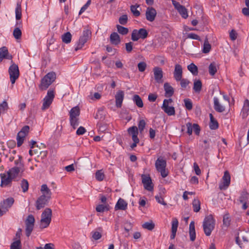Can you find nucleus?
Returning <instances> with one entry per match:
<instances>
[{"label": "nucleus", "instance_id": "1", "mask_svg": "<svg viewBox=\"0 0 249 249\" xmlns=\"http://www.w3.org/2000/svg\"><path fill=\"white\" fill-rule=\"evenodd\" d=\"M215 220L212 214L206 216L203 222V228L205 235L207 236L211 234L214 229Z\"/></svg>", "mask_w": 249, "mask_h": 249}, {"label": "nucleus", "instance_id": "2", "mask_svg": "<svg viewBox=\"0 0 249 249\" xmlns=\"http://www.w3.org/2000/svg\"><path fill=\"white\" fill-rule=\"evenodd\" d=\"M56 74L54 72H50L45 75L41 80L39 88L41 90L47 89L55 81Z\"/></svg>", "mask_w": 249, "mask_h": 249}, {"label": "nucleus", "instance_id": "3", "mask_svg": "<svg viewBox=\"0 0 249 249\" xmlns=\"http://www.w3.org/2000/svg\"><path fill=\"white\" fill-rule=\"evenodd\" d=\"M70 122L73 129L79 125V116L80 114V109L78 106L72 107L69 112Z\"/></svg>", "mask_w": 249, "mask_h": 249}, {"label": "nucleus", "instance_id": "4", "mask_svg": "<svg viewBox=\"0 0 249 249\" xmlns=\"http://www.w3.org/2000/svg\"><path fill=\"white\" fill-rule=\"evenodd\" d=\"M52 211L50 208H46L41 214L40 228L44 229L48 227L52 219Z\"/></svg>", "mask_w": 249, "mask_h": 249}, {"label": "nucleus", "instance_id": "5", "mask_svg": "<svg viewBox=\"0 0 249 249\" xmlns=\"http://www.w3.org/2000/svg\"><path fill=\"white\" fill-rule=\"evenodd\" d=\"M166 166V161L161 157L158 158L155 162V167L157 170L160 173L162 178L168 176V172L165 170Z\"/></svg>", "mask_w": 249, "mask_h": 249}, {"label": "nucleus", "instance_id": "6", "mask_svg": "<svg viewBox=\"0 0 249 249\" xmlns=\"http://www.w3.org/2000/svg\"><path fill=\"white\" fill-rule=\"evenodd\" d=\"M11 63L12 64L8 69V72L10 75V81L12 84H14L19 76V71L18 65L14 63L12 60Z\"/></svg>", "mask_w": 249, "mask_h": 249}, {"label": "nucleus", "instance_id": "7", "mask_svg": "<svg viewBox=\"0 0 249 249\" xmlns=\"http://www.w3.org/2000/svg\"><path fill=\"white\" fill-rule=\"evenodd\" d=\"M54 98V94L53 90L49 89L47 92V95L43 100V104L41 107L42 110H45L50 107L53 100Z\"/></svg>", "mask_w": 249, "mask_h": 249}, {"label": "nucleus", "instance_id": "8", "mask_svg": "<svg viewBox=\"0 0 249 249\" xmlns=\"http://www.w3.org/2000/svg\"><path fill=\"white\" fill-rule=\"evenodd\" d=\"M148 32L146 29L141 28L139 30L134 29L131 34V39L133 41H137L140 38L145 39L148 36Z\"/></svg>", "mask_w": 249, "mask_h": 249}, {"label": "nucleus", "instance_id": "9", "mask_svg": "<svg viewBox=\"0 0 249 249\" xmlns=\"http://www.w3.org/2000/svg\"><path fill=\"white\" fill-rule=\"evenodd\" d=\"M225 100V102H220L219 99L217 97L213 98V107L215 110L218 112H223L225 110V105H228L229 103L228 99L224 96Z\"/></svg>", "mask_w": 249, "mask_h": 249}, {"label": "nucleus", "instance_id": "10", "mask_svg": "<svg viewBox=\"0 0 249 249\" xmlns=\"http://www.w3.org/2000/svg\"><path fill=\"white\" fill-rule=\"evenodd\" d=\"M35 219L32 214L29 215L25 220V233L27 237L30 236L34 227Z\"/></svg>", "mask_w": 249, "mask_h": 249}, {"label": "nucleus", "instance_id": "11", "mask_svg": "<svg viewBox=\"0 0 249 249\" xmlns=\"http://www.w3.org/2000/svg\"><path fill=\"white\" fill-rule=\"evenodd\" d=\"M173 102V101L171 98L164 99L161 107L162 110L169 116L174 115L175 114L174 107L169 106V105L172 104Z\"/></svg>", "mask_w": 249, "mask_h": 249}, {"label": "nucleus", "instance_id": "12", "mask_svg": "<svg viewBox=\"0 0 249 249\" xmlns=\"http://www.w3.org/2000/svg\"><path fill=\"white\" fill-rule=\"evenodd\" d=\"M29 130V126L28 125L24 126L21 130L18 133L17 146L20 147L23 143L25 136L28 134Z\"/></svg>", "mask_w": 249, "mask_h": 249}, {"label": "nucleus", "instance_id": "13", "mask_svg": "<svg viewBox=\"0 0 249 249\" xmlns=\"http://www.w3.org/2000/svg\"><path fill=\"white\" fill-rule=\"evenodd\" d=\"M142 179L144 189L149 191H152L154 186L150 176L149 175L142 174Z\"/></svg>", "mask_w": 249, "mask_h": 249}, {"label": "nucleus", "instance_id": "14", "mask_svg": "<svg viewBox=\"0 0 249 249\" xmlns=\"http://www.w3.org/2000/svg\"><path fill=\"white\" fill-rule=\"evenodd\" d=\"M222 180L219 184V188L220 190H226L229 186L231 182V176L228 171L224 172Z\"/></svg>", "mask_w": 249, "mask_h": 249}, {"label": "nucleus", "instance_id": "15", "mask_svg": "<svg viewBox=\"0 0 249 249\" xmlns=\"http://www.w3.org/2000/svg\"><path fill=\"white\" fill-rule=\"evenodd\" d=\"M14 201V199L13 197H8L0 203V207L2 208L3 212H7L13 205Z\"/></svg>", "mask_w": 249, "mask_h": 249}, {"label": "nucleus", "instance_id": "16", "mask_svg": "<svg viewBox=\"0 0 249 249\" xmlns=\"http://www.w3.org/2000/svg\"><path fill=\"white\" fill-rule=\"evenodd\" d=\"M0 177L1 178L0 186L1 187L11 186L13 180L9 175H7V172L0 174Z\"/></svg>", "mask_w": 249, "mask_h": 249}, {"label": "nucleus", "instance_id": "17", "mask_svg": "<svg viewBox=\"0 0 249 249\" xmlns=\"http://www.w3.org/2000/svg\"><path fill=\"white\" fill-rule=\"evenodd\" d=\"M157 15V11L155 8L152 7H148L147 8L145 16L147 20L152 22L153 21Z\"/></svg>", "mask_w": 249, "mask_h": 249}, {"label": "nucleus", "instance_id": "18", "mask_svg": "<svg viewBox=\"0 0 249 249\" xmlns=\"http://www.w3.org/2000/svg\"><path fill=\"white\" fill-rule=\"evenodd\" d=\"M173 74L174 78L176 81H179V80L181 79L182 78L183 71L182 66L178 64L175 65Z\"/></svg>", "mask_w": 249, "mask_h": 249}, {"label": "nucleus", "instance_id": "19", "mask_svg": "<svg viewBox=\"0 0 249 249\" xmlns=\"http://www.w3.org/2000/svg\"><path fill=\"white\" fill-rule=\"evenodd\" d=\"M20 172L22 173L20 167H12L7 172V173L13 180L16 181Z\"/></svg>", "mask_w": 249, "mask_h": 249}, {"label": "nucleus", "instance_id": "20", "mask_svg": "<svg viewBox=\"0 0 249 249\" xmlns=\"http://www.w3.org/2000/svg\"><path fill=\"white\" fill-rule=\"evenodd\" d=\"M44 196H40L36 201V209L39 210L44 208L47 205L50 199H47Z\"/></svg>", "mask_w": 249, "mask_h": 249}, {"label": "nucleus", "instance_id": "21", "mask_svg": "<svg viewBox=\"0 0 249 249\" xmlns=\"http://www.w3.org/2000/svg\"><path fill=\"white\" fill-rule=\"evenodd\" d=\"M155 80L157 83H160L162 82V78L163 77V71L160 67H155L153 69Z\"/></svg>", "mask_w": 249, "mask_h": 249}, {"label": "nucleus", "instance_id": "22", "mask_svg": "<svg viewBox=\"0 0 249 249\" xmlns=\"http://www.w3.org/2000/svg\"><path fill=\"white\" fill-rule=\"evenodd\" d=\"M124 98V92L123 90L118 91L115 95L116 106L120 108Z\"/></svg>", "mask_w": 249, "mask_h": 249}, {"label": "nucleus", "instance_id": "23", "mask_svg": "<svg viewBox=\"0 0 249 249\" xmlns=\"http://www.w3.org/2000/svg\"><path fill=\"white\" fill-rule=\"evenodd\" d=\"M163 88L165 91V96L166 97H171L174 94V89L169 83H165Z\"/></svg>", "mask_w": 249, "mask_h": 249}, {"label": "nucleus", "instance_id": "24", "mask_svg": "<svg viewBox=\"0 0 249 249\" xmlns=\"http://www.w3.org/2000/svg\"><path fill=\"white\" fill-rule=\"evenodd\" d=\"M3 58L10 60L12 58V56L8 54V51L6 47H2L0 48V63Z\"/></svg>", "mask_w": 249, "mask_h": 249}, {"label": "nucleus", "instance_id": "25", "mask_svg": "<svg viewBox=\"0 0 249 249\" xmlns=\"http://www.w3.org/2000/svg\"><path fill=\"white\" fill-rule=\"evenodd\" d=\"M40 191L42 193L41 196H44L45 197L47 198V199H51L52 192L46 184H44L41 185Z\"/></svg>", "mask_w": 249, "mask_h": 249}, {"label": "nucleus", "instance_id": "26", "mask_svg": "<svg viewBox=\"0 0 249 249\" xmlns=\"http://www.w3.org/2000/svg\"><path fill=\"white\" fill-rule=\"evenodd\" d=\"M128 133L131 136L132 140H139L138 138V129L136 126H133L127 129Z\"/></svg>", "mask_w": 249, "mask_h": 249}, {"label": "nucleus", "instance_id": "27", "mask_svg": "<svg viewBox=\"0 0 249 249\" xmlns=\"http://www.w3.org/2000/svg\"><path fill=\"white\" fill-rule=\"evenodd\" d=\"M249 113V100L246 99L244 101V106L243 107L241 115L243 119L247 117Z\"/></svg>", "mask_w": 249, "mask_h": 249}, {"label": "nucleus", "instance_id": "28", "mask_svg": "<svg viewBox=\"0 0 249 249\" xmlns=\"http://www.w3.org/2000/svg\"><path fill=\"white\" fill-rule=\"evenodd\" d=\"M127 206V203L126 201L124 199L120 198L115 205V209L116 210H125L126 209Z\"/></svg>", "mask_w": 249, "mask_h": 249}, {"label": "nucleus", "instance_id": "29", "mask_svg": "<svg viewBox=\"0 0 249 249\" xmlns=\"http://www.w3.org/2000/svg\"><path fill=\"white\" fill-rule=\"evenodd\" d=\"M210 119L209 127L210 129L212 130L217 129L219 126L218 123L211 113L210 114Z\"/></svg>", "mask_w": 249, "mask_h": 249}, {"label": "nucleus", "instance_id": "30", "mask_svg": "<svg viewBox=\"0 0 249 249\" xmlns=\"http://www.w3.org/2000/svg\"><path fill=\"white\" fill-rule=\"evenodd\" d=\"M110 42L115 45L119 44L121 41L119 35L116 32H113L111 34L110 36Z\"/></svg>", "mask_w": 249, "mask_h": 249}, {"label": "nucleus", "instance_id": "31", "mask_svg": "<svg viewBox=\"0 0 249 249\" xmlns=\"http://www.w3.org/2000/svg\"><path fill=\"white\" fill-rule=\"evenodd\" d=\"M189 235L191 241H195L196 239V231L194 221H192L189 225Z\"/></svg>", "mask_w": 249, "mask_h": 249}, {"label": "nucleus", "instance_id": "32", "mask_svg": "<svg viewBox=\"0 0 249 249\" xmlns=\"http://www.w3.org/2000/svg\"><path fill=\"white\" fill-rule=\"evenodd\" d=\"M178 221L177 219H174L172 223V233L170 236L171 239H174L176 236L178 227Z\"/></svg>", "mask_w": 249, "mask_h": 249}, {"label": "nucleus", "instance_id": "33", "mask_svg": "<svg viewBox=\"0 0 249 249\" xmlns=\"http://www.w3.org/2000/svg\"><path fill=\"white\" fill-rule=\"evenodd\" d=\"M133 101L135 103L136 105L139 107H142L143 104L142 99L138 95L135 94L132 98Z\"/></svg>", "mask_w": 249, "mask_h": 249}, {"label": "nucleus", "instance_id": "34", "mask_svg": "<svg viewBox=\"0 0 249 249\" xmlns=\"http://www.w3.org/2000/svg\"><path fill=\"white\" fill-rule=\"evenodd\" d=\"M88 39L86 37L81 36L77 43V46L75 48V51H77L78 50L81 49L84 46V44L88 41Z\"/></svg>", "mask_w": 249, "mask_h": 249}, {"label": "nucleus", "instance_id": "35", "mask_svg": "<svg viewBox=\"0 0 249 249\" xmlns=\"http://www.w3.org/2000/svg\"><path fill=\"white\" fill-rule=\"evenodd\" d=\"M16 18L17 20H19L21 18V6L20 2H17L15 10Z\"/></svg>", "mask_w": 249, "mask_h": 249}, {"label": "nucleus", "instance_id": "36", "mask_svg": "<svg viewBox=\"0 0 249 249\" xmlns=\"http://www.w3.org/2000/svg\"><path fill=\"white\" fill-rule=\"evenodd\" d=\"M188 70L194 75L198 74V69L197 66L194 63H191L187 67Z\"/></svg>", "mask_w": 249, "mask_h": 249}, {"label": "nucleus", "instance_id": "37", "mask_svg": "<svg viewBox=\"0 0 249 249\" xmlns=\"http://www.w3.org/2000/svg\"><path fill=\"white\" fill-rule=\"evenodd\" d=\"M211 49V45L209 43L208 39L207 38V37H206L205 41H204V43L203 49L202 52L204 53H207L210 51Z\"/></svg>", "mask_w": 249, "mask_h": 249}, {"label": "nucleus", "instance_id": "38", "mask_svg": "<svg viewBox=\"0 0 249 249\" xmlns=\"http://www.w3.org/2000/svg\"><path fill=\"white\" fill-rule=\"evenodd\" d=\"M62 41L65 43H69L71 40V35L70 32H67L62 36Z\"/></svg>", "mask_w": 249, "mask_h": 249}, {"label": "nucleus", "instance_id": "39", "mask_svg": "<svg viewBox=\"0 0 249 249\" xmlns=\"http://www.w3.org/2000/svg\"><path fill=\"white\" fill-rule=\"evenodd\" d=\"M22 157L21 156H18V159L15 160V164L16 166L14 167H20V169L22 170V172L24 171V165L21 162Z\"/></svg>", "mask_w": 249, "mask_h": 249}, {"label": "nucleus", "instance_id": "40", "mask_svg": "<svg viewBox=\"0 0 249 249\" xmlns=\"http://www.w3.org/2000/svg\"><path fill=\"white\" fill-rule=\"evenodd\" d=\"M192 205L193 210L195 212L197 213L199 211L200 209V202L198 199H194Z\"/></svg>", "mask_w": 249, "mask_h": 249}, {"label": "nucleus", "instance_id": "41", "mask_svg": "<svg viewBox=\"0 0 249 249\" xmlns=\"http://www.w3.org/2000/svg\"><path fill=\"white\" fill-rule=\"evenodd\" d=\"M20 187L23 193L27 192L29 189V183L27 180L22 179L21 181Z\"/></svg>", "mask_w": 249, "mask_h": 249}, {"label": "nucleus", "instance_id": "42", "mask_svg": "<svg viewBox=\"0 0 249 249\" xmlns=\"http://www.w3.org/2000/svg\"><path fill=\"white\" fill-rule=\"evenodd\" d=\"M249 198V194L246 191H243L240 196L239 197V201L241 203L247 202Z\"/></svg>", "mask_w": 249, "mask_h": 249}, {"label": "nucleus", "instance_id": "43", "mask_svg": "<svg viewBox=\"0 0 249 249\" xmlns=\"http://www.w3.org/2000/svg\"><path fill=\"white\" fill-rule=\"evenodd\" d=\"M202 89V83L199 80L195 81L194 83V90L196 92H199Z\"/></svg>", "mask_w": 249, "mask_h": 249}, {"label": "nucleus", "instance_id": "44", "mask_svg": "<svg viewBox=\"0 0 249 249\" xmlns=\"http://www.w3.org/2000/svg\"><path fill=\"white\" fill-rule=\"evenodd\" d=\"M10 249H21L20 240L18 239L13 242L10 246Z\"/></svg>", "mask_w": 249, "mask_h": 249}, {"label": "nucleus", "instance_id": "45", "mask_svg": "<svg viewBox=\"0 0 249 249\" xmlns=\"http://www.w3.org/2000/svg\"><path fill=\"white\" fill-rule=\"evenodd\" d=\"M95 178L99 181H103L105 178V174L102 170H97L95 173Z\"/></svg>", "mask_w": 249, "mask_h": 249}, {"label": "nucleus", "instance_id": "46", "mask_svg": "<svg viewBox=\"0 0 249 249\" xmlns=\"http://www.w3.org/2000/svg\"><path fill=\"white\" fill-rule=\"evenodd\" d=\"M117 31L120 34L125 35L128 33V29L120 25H117Z\"/></svg>", "mask_w": 249, "mask_h": 249}, {"label": "nucleus", "instance_id": "47", "mask_svg": "<svg viewBox=\"0 0 249 249\" xmlns=\"http://www.w3.org/2000/svg\"><path fill=\"white\" fill-rule=\"evenodd\" d=\"M209 72L211 75H214L217 72V69L215 63H212L209 66Z\"/></svg>", "mask_w": 249, "mask_h": 249}, {"label": "nucleus", "instance_id": "48", "mask_svg": "<svg viewBox=\"0 0 249 249\" xmlns=\"http://www.w3.org/2000/svg\"><path fill=\"white\" fill-rule=\"evenodd\" d=\"M178 11L183 18H186L188 17L187 10L184 6L180 7Z\"/></svg>", "mask_w": 249, "mask_h": 249}, {"label": "nucleus", "instance_id": "49", "mask_svg": "<svg viewBox=\"0 0 249 249\" xmlns=\"http://www.w3.org/2000/svg\"><path fill=\"white\" fill-rule=\"evenodd\" d=\"M9 107L6 101H4L0 104V113H5L8 110Z\"/></svg>", "mask_w": 249, "mask_h": 249}, {"label": "nucleus", "instance_id": "50", "mask_svg": "<svg viewBox=\"0 0 249 249\" xmlns=\"http://www.w3.org/2000/svg\"><path fill=\"white\" fill-rule=\"evenodd\" d=\"M139 7V5H132L130 6V10L133 13L134 16L138 17L140 15L141 13L139 10H137V8Z\"/></svg>", "mask_w": 249, "mask_h": 249}, {"label": "nucleus", "instance_id": "51", "mask_svg": "<svg viewBox=\"0 0 249 249\" xmlns=\"http://www.w3.org/2000/svg\"><path fill=\"white\" fill-rule=\"evenodd\" d=\"M223 225L228 227L230 225L231 218L229 214H225L223 216Z\"/></svg>", "mask_w": 249, "mask_h": 249}, {"label": "nucleus", "instance_id": "52", "mask_svg": "<svg viewBox=\"0 0 249 249\" xmlns=\"http://www.w3.org/2000/svg\"><path fill=\"white\" fill-rule=\"evenodd\" d=\"M142 227L144 229H147L149 231H152L155 227V224L152 222H145L142 225Z\"/></svg>", "mask_w": 249, "mask_h": 249}, {"label": "nucleus", "instance_id": "53", "mask_svg": "<svg viewBox=\"0 0 249 249\" xmlns=\"http://www.w3.org/2000/svg\"><path fill=\"white\" fill-rule=\"evenodd\" d=\"M21 31L19 28L17 27L14 29L13 31V36L16 39H20L21 36Z\"/></svg>", "mask_w": 249, "mask_h": 249}, {"label": "nucleus", "instance_id": "54", "mask_svg": "<svg viewBox=\"0 0 249 249\" xmlns=\"http://www.w3.org/2000/svg\"><path fill=\"white\" fill-rule=\"evenodd\" d=\"M240 236L245 243L249 242V232L245 231L242 232L240 234Z\"/></svg>", "mask_w": 249, "mask_h": 249}, {"label": "nucleus", "instance_id": "55", "mask_svg": "<svg viewBox=\"0 0 249 249\" xmlns=\"http://www.w3.org/2000/svg\"><path fill=\"white\" fill-rule=\"evenodd\" d=\"M184 103L185 104V107L186 108L189 110H190L193 108V104L192 101L189 99H184Z\"/></svg>", "mask_w": 249, "mask_h": 249}, {"label": "nucleus", "instance_id": "56", "mask_svg": "<svg viewBox=\"0 0 249 249\" xmlns=\"http://www.w3.org/2000/svg\"><path fill=\"white\" fill-rule=\"evenodd\" d=\"M128 21V17L127 15H123L119 18V22L122 25H125Z\"/></svg>", "mask_w": 249, "mask_h": 249}, {"label": "nucleus", "instance_id": "57", "mask_svg": "<svg viewBox=\"0 0 249 249\" xmlns=\"http://www.w3.org/2000/svg\"><path fill=\"white\" fill-rule=\"evenodd\" d=\"M40 151H41L40 148H39L38 147V146L36 145V148H35L34 149H32L30 150L29 153L31 156H32L34 154H35V155H37V156L39 157V153L40 152Z\"/></svg>", "mask_w": 249, "mask_h": 249}, {"label": "nucleus", "instance_id": "58", "mask_svg": "<svg viewBox=\"0 0 249 249\" xmlns=\"http://www.w3.org/2000/svg\"><path fill=\"white\" fill-rule=\"evenodd\" d=\"M147 65L144 62H141L138 64V68L140 72H143L146 68Z\"/></svg>", "mask_w": 249, "mask_h": 249}, {"label": "nucleus", "instance_id": "59", "mask_svg": "<svg viewBox=\"0 0 249 249\" xmlns=\"http://www.w3.org/2000/svg\"><path fill=\"white\" fill-rule=\"evenodd\" d=\"M179 81H180V86L182 89H185L190 83V81L187 79L182 78Z\"/></svg>", "mask_w": 249, "mask_h": 249}, {"label": "nucleus", "instance_id": "60", "mask_svg": "<svg viewBox=\"0 0 249 249\" xmlns=\"http://www.w3.org/2000/svg\"><path fill=\"white\" fill-rule=\"evenodd\" d=\"M146 125V123L144 120H141L139 121V124H138V127L140 131L141 132H142L144 130L145 126Z\"/></svg>", "mask_w": 249, "mask_h": 249}, {"label": "nucleus", "instance_id": "61", "mask_svg": "<svg viewBox=\"0 0 249 249\" xmlns=\"http://www.w3.org/2000/svg\"><path fill=\"white\" fill-rule=\"evenodd\" d=\"M108 210L106 206L102 204L98 205L96 208V210L98 212H104L105 211H107Z\"/></svg>", "mask_w": 249, "mask_h": 249}, {"label": "nucleus", "instance_id": "62", "mask_svg": "<svg viewBox=\"0 0 249 249\" xmlns=\"http://www.w3.org/2000/svg\"><path fill=\"white\" fill-rule=\"evenodd\" d=\"M91 3V0H88L87 3L81 8L79 15L82 14L89 6Z\"/></svg>", "mask_w": 249, "mask_h": 249}, {"label": "nucleus", "instance_id": "63", "mask_svg": "<svg viewBox=\"0 0 249 249\" xmlns=\"http://www.w3.org/2000/svg\"><path fill=\"white\" fill-rule=\"evenodd\" d=\"M133 44L132 42L125 43V49L127 53H130L133 50Z\"/></svg>", "mask_w": 249, "mask_h": 249}, {"label": "nucleus", "instance_id": "64", "mask_svg": "<svg viewBox=\"0 0 249 249\" xmlns=\"http://www.w3.org/2000/svg\"><path fill=\"white\" fill-rule=\"evenodd\" d=\"M186 126L187 128V133L189 135H192L193 129V124L192 125L191 123H188L186 124Z\"/></svg>", "mask_w": 249, "mask_h": 249}]
</instances>
